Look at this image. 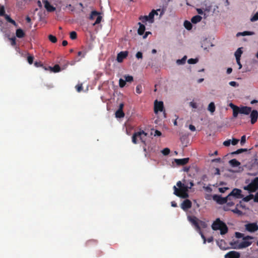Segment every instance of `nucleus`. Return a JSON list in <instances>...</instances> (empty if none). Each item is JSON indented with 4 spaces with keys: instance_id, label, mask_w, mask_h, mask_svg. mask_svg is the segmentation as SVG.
Here are the masks:
<instances>
[{
    "instance_id": "603ef678",
    "label": "nucleus",
    "mask_w": 258,
    "mask_h": 258,
    "mask_svg": "<svg viewBox=\"0 0 258 258\" xmlns=\"http://www.w3.org/2000/svg\"><path fill=\"white\" fill-rule=\"evenodd\" d=\"M253 198V195H249L243 198V201L245 202H248Z\"/></svg>"
},
{
    "instance_id": "79ce46f5",
    "label": "nucleus",
    "mask_w": 258,
    "mask_h": 258,
    "mask_svg": "<svg viewBox=\"0 0 258 258\" xmlns=\"http://www.w3.org/2000/svg\"><path fill=\"white\" fill-rule=\"evenodd\" d=\"M158 12H160L159 16H160V17H161L163 16V15L164 14L165 10L163 9H157V10H155V15H158Z\"/></svg>"
},
{
    "instance_id": "aec40b11",
    "label": "nucleus",
    "mask_w": 258,
    "mask_h": 258,
    "mask_svg": "<svg viewBox=\"0 0 258 258\" xmlns=\"http://www.w3.org/2000/svg\"><path fill=\"white\" fill-rule=\"evenodd\" d=\"M138 24L139 25V28L138 30V33L139 35H142L144 33L145 31V26L141 22H139Z\"/></svg>"
},
{
    "instance_id": "bf43d9fd",
    "label": "nucleus",
    "mask_w": 258,
    "mask_h": 258,
    "mask_svg": "<svg viewBox=\"0 0 258 258\" xmlns=\"http://www.w3.org/2000/svg\"><path fill=\"white\" fill-rule=\"evenodd\" d=\"M136 56L137 58L139 59V58H143V54L140 51H138L136 54Z\"/></svg>"
},
{
    "instance_id": "0e129e2a",
    "label": "nucleus",
    "mask_w": 258,
    "mask_h": 258,
    "mask_svg": "<svg viewBox=\"0 0 258 258\" xmlns=\"http://www.w3.org/2000/svg\"><path fill=\"white\" fill-rule=\"evenodd\" d=\"M239 142V140L236 139H233L232 141L231 142V143L233 145H236Z\"/></svg>"
},
{
    "instance_id": "a19ab883",
    "label": "nucleus",
    "mask_w": 258,
    "mask_h": 258,
    "mask_svg": "<svg viewBox=\"0 0 258 258\" xmlns=\"http://www.w3.org/2000/svg\"><path fill=\"white\" fill-rule=\"evenodd\" d=\"M247 149H239L237 150L236 151H234L232 153V154H239L240 153H242L244 152H246Z\"/></svg>"
},
{
    "instance_id": "49530a36",
    "label": "nucleus",
    "mask_w": 258,
    "mask_h": 258,
    "mask_svg": "<svg viewBox=\"0 0 258 258\" xmlns=\"http://www.w3.org/2000/svg\"><path fill=\"white\" fill-rule=\"evenodd\" d=\"M126 84V82L125 80L122 79H120L119 80V86L120 88H123L125 86Z\"/></svg>"
},
{
    "instance_id": "5fc2aeb1",
    "label": "nucleus",
    "mask_w": 258,
    "mask_h": 258,
    "mask_svg": "<svg viewBox=\"0 0 258 258\" xmlns=\"http://www.w3.org/2000/svg\"><path fill=\"white\" fill-rule=\"evenodd\" d=\"M136 93L141 94L142 93V86L140 85H137L136 88Z\"/></svg>"
},
{
    "instance_id": "ea45409f",
    "label": "nucleus",
    "mask_w": 258,
    "mask_h": 258,
    "mask_svg": "<svg viewBox=\"0 0 258 258\" xmlns=\"http://www.w3.org/2000/svg\"><path fill=\"white\" fill-rule=\"evenodd\" d=\"M231 211L239 216H242L243 215V212L241 211L238 210L237 208L232 210Z\"/></svg>"
},
{
    "instance_id": "ddd939ff",
    "label": "nucleus",
    "mask_w": 258,
    "mask_h": 258,
    "mask_svg": "<svg viewBox=\"0 0 258 258\" xmlns=\"http://www.w3.org/2000/svg\"><path fill=\"white\" fill-rule=\"evenodd\" d=\"M164 106L162 101H158L156 100L154 102V112L157 113L159 111H162Z\"/></svg>"
},
{
    "instance_id": "0eeeda50",
    "label": "nucleus",
    "mask_w": 258,
    "mask_h": 258,
    "mask_svg": "<svg viewBox=\"0 0 258 258\" xmlns=\"http://www.w3.org/2000/svg\"><path fill=\"white\" fill-rule=\"evenodd\" d=\"M244 189L249 192H254L258 189V177H255L247 186L244 187Z\"/></svg>"
},
{
    "instance_id": "58836bf2",
    "label": "nucleus",
    "mask_w": 258,
    "mask_h": 258,
    "mask_svg": "<svg viewBox=\"0 0 258 258\" xmlns=\"http://www.w3.org/2000/svg\"><path fill=\"white\" fill-rule=\"evenodd\" d=\"M102 19V16H101L100 15V14L98 15V16H97V19H96L95 22H94V23H93V25L95 26L97 24H99L101 22Z\"/></svg>"
},
{
    "instance_id": "9d476101",
    "label": "nucleus",
    "mask_w": 258,
    "mask_h": 258,
    "mask_svg": "<svg viewBox=\"0 0 258 258\" xmlns=\"http://www.w3.org/2000/svg\"><path fill=\"white\" fill-rule=\"evenodd\" d=\"M229 197H234L235 199H240L243 197L241 195V190L238 188H234L232 191L228 195Z\"/></svg>"
},
{
    "instance_id": "393cba45",
    "label": "nucleus",
    "mask_w": 258,
    "mask_h": 258,
    "mask_svg": "<svg viewBox=\"0 0 258 258\" xmlns=\"http://www.w3.org/2000/svg\"><path fill=\"white\" fill-rule=\"evenodd\" d=\"M229 162L232 167H237L240 164V163L235 159L230 160Z\"/></svg>"
},
{
    "instance_id": "cd10ccee",
    "label": "nucleus",
    "mask_w": 258,
    "mask_h": 258,
    "mask_svg": "<svg viewBox=\"0 0 258 258\" xmlns=\"http://www.w3.org/2000/svg\"><path fill=\"white\" fill-rule=\"evenodd\" d=\"M4 17H5V19L9 23L12 24L13 25H14V26H17V23H16V22L13 20L12 19H11V18L10 17V16L6 14L5 16H4Z\"/></svg>"
},
{
    "instance_id": "f257e3e1",
    "label": "nucleus",
    "mask_w": 258,
    "mask_h": 258,
    "mask_svg": "<svg viewBox=\"0 0 258 258\" xmlns=\"http://www.w3.org/2000/svg\"><path fill=\"white\" fill-rule=\"evenodd\" d=\"M188 219L189 221L195 226L196 230L201 235L204 240V243H206V237L201 231V228H205L207 227V224L205 222L199 220L195 216H188Z\"/></svg>"
},
{
    "instance_id": "72a5a7b5",
    "label": "nucleus",
    "mask_w": 258,
    "mask_h": 258,
    "mask_svg": "<svg viewBox=\"0 0 258 258\" xmlns=\"http://www.w3.org/2000/svg\"><path fill=\"white\" fill-rule=\"evenodd\" d=\"M99 14H100V13L99 12H97L96 11H93L91 13L89 19L90 20H93L95 17H96L97 16H98Z\"/></svg>"
},
{
    "instance_id": "a18cd8bd",
    "label": "nucleus",
    "mask_w": 258,
    "mask_h": 258,
    "mask_svg": "<svg viewBox=\"0 0 258 258\" xmlns=\"http://www.w3.org/2000/svg\"><path fill=\"white\" fill-rule=\"evenodd\" d=\"M170 150L169 148H166L161 151V153L165 156L168 155L170 153Z\"/></svg>"
},
{
    "instance_id": "473e14b6",
    "label": "nucleus",
    "mask_w": 258,
    "mask_h": 258,
    "mask_svg": "<svg viewBox=\"0 0 258 258\" xmlns=\"http://www.w3.org/2000/svg\"><path fill=\"white\" fill-rule=\"evenodd\" d=\"M27 0H16V6L18 8H21L24 6V2Z\"/></svg>"
},
{
    "instance_id": "412c9836",
    "label": "nucleus",
    "mask_w": 258,
    "mask_h": 258,
    "mask_svg": "<svg viewBox=\"0 0 258 258\" xmlns=\"http://www.w3.org/2000/svg\"><path fill=\"white\" fill-rule=\"evenodd\" d=\"M16 35L18 38H22L25 35L24 31L21 28L16 30Z\"/></svg>"
},
{
    "instance_id": "4be33fe9",
    "label": "nucleus",
    "mask_w": 258,
    "mask_h": 258,
    "mask_svg": "<svg viewBox=\"0 0 258 258\" xmlns=\"http://www.w3.org/2000/svg\"><path fill=\"white\" fill-rule=\"evenodd\" d=\"M217 244L221 249L226 250L229 248L228 247H226L225 246L226 243L225 241L223 240H221L220 241H217Z\"/></svg>"
},
{
    "instance_id": "c85d7f7f",
    "label": "nucleus",
    "mask_w": 258,
    "mask_h": 258,
    "mask_svg": "<svg viewBox=\"0 0 258 258\" xmlns=\"http://www.w3.org/2000/svg\"><path fill=\"white\" fill-rule=\"evenodd\" d=\"M124 113L123 111V110H119L118 109L116 112H115V116L117 118H122V117H123L124 116Z\"/></svg>"
},
{
    "instance_id": "6e6d98bb",
    "label": "nucleus",
    "mask_w": 258,
    "mask_h": 258,
    "mask_svg": "<svg viewBox=\"0 0 258 258\" xmlns=\"http://www.w3.org/2000/svg\"><path fill=\"white\" fill-rule=\"evenodd\" d=\"M76 88L78 92H81L83 89L82 84H78L76 86Z\"/></svg>"
},
{
    "instance_id": "9b49d317",
    "label": "nucleus",
    "mask_w": 258,
    "mask_h": 258,
    "mask_svg": "<svg viewBox=\"0 0 258 258\" xmlns=\"http://www.w3.org/2000/svg\"><path fill=\"white\" fill-rule=\"evenodd\" d=\"M245 229L250 232H254L258 230V225L256 223H250L245 225Z\"/></svg>"
},
{
    "instance_id": "4468645a",
    "label": "nucleus",
    "mask_w": 258,
    "mask_h": 258,
    "mask_svg": "<svg viewBox=\"0 0 258 258\" xmlns=\"http://www.w3.org/2000/svg\"><path fill=\"white\" fill-rule=\"evenodd\" d=\"M250 113V121L251 124H254L257 121L258 118V112L256 110H251Z\"/></svg>"
},
{
    "instance_id": "c756f323",
    "label": "nucleus",
    "mask_w": 258,
    "mask_h": 258,
    "mask_svg": "<svg viewBox=\"0 0 258 258\" xmlns=\"http://www.w3.org/2000/svg\"><path fill=\"white\" fill-rule=\"evenodd\" d=\"M184 26L188 30H191L192 27L191 23L189 21L187 20H185L184 22Z\"/></svg>"
},
{
    "instance_id": "37998d69",
    "label": "nucleus",
    "mask_w": 258,
    "mask_h": 258,
    "mask_svg": "<svg viewBox=\"0 0 258 258\" xmlns=\"http://www.w3.org/2000/svg\"><path fill=\"white\" fill-rule=\"evenodd\" d=\"M125 81L126 82H132L133 81V77L132 76H124Z\"/></svg>"
},
{
    "instance_id": "6e6552de",
    "label": "nucleus",
    "mask_w": 258,
    "mask_h": 258,
    "mask_svg": "<svg viewBox=\"0 0 258 258\" xmlns=\"http://www.w3.org/2000/svg\"><path fill=\"white\" fill-rule=\"evenodd\" d=\"M253 238H254L252 236L249 235L243 237V241L240 242L239 247H237L236 248H240V249H242L248 247L252 243V242L250 241V240H252Z\"/></svg>"
},
{
    "instance_id": "b1692460",
    "label": "nucleus",
    "mask_w": 258,
    "mask_h": 258,
    "mask_svg": "<svg viewBox=\"0 0 258 258\" xmlns=\"http://www.w3.org/2000/svg\"><path fill=\"white\" fill-rule=\"evenodd\" d=\"M202 19V18L201 16H200L199 15H196V16H194L191 18V21L192 23L196 24L198 22H200L201 21Z\"/></svg>"
},
{
    "instance_id": "69168bd1",
    "label": "nucleus",
    "mask_w": 258,
    "mask_h": 258,
    "mask_svg": "<svg viewBox=\"0 0 258 258\" xmlns=\"http://www.w3.org/2000/svg\"><path fill=\"white\" fill-rule=\"evenodd\" d=\"M34 66L36 67H42L43 66L42 64L41 63V62L40 61H35L34 62Z\"/></svg>"
},
{
    "instance_id": "6ab92c4d",
    "label": "nucleus",
    "mask_w": 258,
    "mask_h": 258,
    "mask_svg": "<svg viewBox=\"0 0 258 258\" xmlns=\"http://www.w3.org/2000/svg\"><path fill=\"white\" fill-rule=\"evenodd\" d=\"M189 161V158L183 159H175L174 162L177 165H184Z\"/></svg>"
},
{
    "instance_id": "338daca9",
    "label": "nucleus",
    "mask_w": 258,
    "mask_h": 258,
    "mask_svg": "<svg viewBox=\"0 0 258 258\" xmlns=\"http://www.w3.org/2000/svg\"><path fill=\"white\" fill-rule=\"evenodd\" d=\"M204 188L209 192H211L212 190V188L210 186H204Z\"/></svg>"
},
{
    "instance_id": "f704fd0d",
    "label": "nucleus",
    "mask_w": 258,
    "mask_h": 258,
    "mask_svg": "<svg viewBox=\"0 0 258 258\" xmlns=\"http://www.w3.org/2000/svg\"><path fill=\"white\" fill-rule=\"evenodd\" d=\"M186 59V56H184L181 59H177L176 60V63H177V64H179V65L184 64L185 63Z\"/></svg>"
},
{
    "instance_id": "2f4dec72",
    "label": "nucleus",
    "mask_w": 258,
    "mask_h": 258,
    "mask_svg": "<svg viewBox=\"0 0 258 258\" xmlns=\"http://www.w3.org/2000/svg\"><path fill=\"white\" fill-rule=\"evenodd\" d=\"M208 110L211 112L213 113L215 110V106L214 102H211L208 106Z\"/></svg>"
},
{
    "instance_id": "f3484780",
    "label": "nucleus",
    "mask_w": 258,
    "mask_h": 258,
    "mask_svg": "<svg viewBox=\"0 0 258 258\" xmlns=\"http://www.w3.org/2000/svg\"><path fill=\"white\" fill-rule=\"evenodd\" d=\"M191 202L189 200H184L181 205V208L184 210L186 211L191 207Z\"/></svg>"
},
{
    "instance_id": "423d86ee",
    "label": "nucleus",
    "mask_w": 258,
    "mask_h": 258,
    "mask_svg": "<svg viewBox=\"0 0 258 258\" xmlns=\"http://www.w3.org/2000/svg\"><path fill=\"white\" fill-rule=\"evenodd\" d=\"M147 134L143 131L135 132L132 137V142L134 144H136L137 143V138H139L142 142L145 143V137L147 136Z\"/></svg>"
},
{
    "instance_id": "f8f14e48",
    "label": "nucleus",
    "mask_w": 258,
    "mask_h": 258,
    "mask_svg": "<svg viewBox=\"0 0 258 258\" xmlns=\"http://www.w3.org/2000/svg\"><path fill=\"white\" fill-rule=\"evenodd\" d=\"M227 198H228V196L225 198L222 197L220 195H214L213 196V199L216 201L219 204H224L227 202Z\"/></svg>"
},
{
    "instance_id": "052dcab7",
    "label": "nucleus",
    "mask_w": 258,
    "mask_h": 258,
    "mask_svg": "<svg viewBox=\"0 0 258 258\" xmlns=\"http://www.w3.org/2000/svg\"><path fill=\"white\" fill-rule=\"evenodd\" d=\"M230 144H231L230 140H228L225 141L223 142V145L226 147L229 146L230 145Z\"/></svg>"
},
{
    "instance_id": "f03ea898",
    "label": "nucleus",
    "mask_w": 258,
    "mask_h": 258,
    "mask_svg": "<svg viewBox=\"0 0 258 258\" xmlns=\"http://www.w3.org/2000/svg\"><path fill=\"white\" fill-rule=\"evenodd\" d=\"M177 186L179 187H176V186H173L174 194L179 197L183 198H186L188 197L187 191L188 190V186L182 184L180 181H178L176 183Z\"/></svg>"
},
{
    "instance_id": "1a4fd4ad",
    "label": "nucleus",
    "mask_w": 258,
    "mask_h": 258,
    "mask_svg": "<svg viewBox=\"0 0 258 258\" xmlns=\"http://www.w3.org/2000/svg\"><path fill=\"white\" fill-rule=\"evenodd\" d=\"M155 15V10H153L148 16H141L139 19L142 21V23H146L149 21L151 23H153L154 21V16Z\"/></svg>"
},
{
    "instance_id": "a211bd4d",
    "label": "nucleus",
    "mask_w": 258,
    "mask_h": 258,
    "mask_svg": "<svg viewBox=\"0 0 258 258\" xmlns=\"http://www.w3.org/2000/svg\"><path fill=\"white\" fill-rule=\"evenodd\" d=\"M128 54V52L126 51H121L119 53H118L117 56V60L119 62H121L122 61L123 59H124Z\"/></svg>"
},
{
    "instance_id": "4d7b16f0",
    "label": "nucleus",
    "mask_w": 258,
    "mask_h": 258,
    "mask_svg": "<svg viewBox=\"0 0 258 258\" xmlns=\"http://www.w3.org/2000/svg\"><path fill=\"white\" fill-rule=\"evenodd\" d=\"M229 84L233 87H238L239 85L235 81H231L229 83Z\"/></svg>"
},
{
    "instance_id": "2eb2a0df",
    "label": "nucleus",
    "mask_w": 258,
    "mask_h": 258,
    "mask_svg": "<svg viewBox=\"0 0 258 258\" xmlns=\"http://www.w3.org/2000/svg\"><path fill=\"white\" fill-rule=\"evenodd\" d=\"M42 2L44 4V7L47 12H52L56 10L55 8L51 5L47 0H43Z\"/></svg>"
},
{
    "instance_id": "774afa93",
    "label": "nucleus",
    "mask_w": 258,
    "mask_h": 258,
    "mask_svg": "<svg viewBox=\"0 0 258 258\" xmlns=\"http://www.w3.org/2000/svg\"><path fill=\"white\" fill-rule=\"evenodd\" d=\"M189 128L191 131L194 132L196 131L195 126L192 124H190L189 125Z\"/></svg>"
},
{
    "instance_id": "13d9d810",
    "label": "nucleus",
    "mask_w": 258,
    "mask_h": 258,
    "mask_svg": "<svg viewBox=\"0 0 258 258\" xmlns=\"http://www.w3.org/2000/svg\"><path fill=\"white\" fill-rule=\"evenodd\" d=\"M229 188L228 187H220L219 188V191L221 192V193H224L225 192L227 189H228Z\"/></svg>"
},
{
    "instance_id": "e2e57ef3",
    "label": "nucleus",
    "mask_w": 258,
    "mask_h": 258,
    "mask_svg": "<svg viewBox=\"0 0 258 258\" xmlns=\"http://www.w3.org/2000/svg\"><path fill=\"white\" fill-rule=\"evenodd\" d=\"M246 141V137L245 135L242 136L241 138L240 143L241 145L244 144Z\"/></svg>"
},
{
    "instance_id": "8fccbe9b",
    "label": "nucleus",
    "mask_w": 258,
    "mask_h": 258,
    "mask_svg": "<svg viewBox=\"0 0 258 258\" xmlns=\"http://www.w3.org/2000/svg\"><path fill=\"white\" fill-rule=\"evenodd\" d=\"M6 15L5 7L3 6L0 7V16H4Z\"/></svg>"
},
{
    "instance_id": "e433bc0d",
    "label": "nucleus",
    "mask_w": 258,
    "mask_h": 258,
    "mask_svg": "<svg viewBox=\"0 0 258 258\" xmlns=\"http://www.w3.org/2000/svg\"><path fill=\"white\" fill-rule=\"evenodd\" d=\"M87 52L86 49H83L82 51L78 52V55L81 56L82 58L84 57Z\"/></svg>"
},
{
    "instance_id": "bb28decb",
    "label": "nucleus",
    "mask_w": 258,
    "mask_h": 258,
    "mask_svg": "<svg viewBox=\"0 0 258 258\" xmlns=\"http://www.w3.org/2000/svg\"><path fill=\"white\" fill-rule=\"evenodd\" d=\"M49 69L54 73H57L60 71V68L58 64H55L53 67H49Z\"/></svg>"
},
{
    "instance_id": "09e8293b",
    "label": "nucleus",
    "mask_w": 258,
    "mask_h": 258,
    "mask_svg": "<svg viewBox=\"0 0 258 258\" xmlns=\"http://www.w3.org/2000/svg\"><path fill=\"white\" fill-rule=\"evenodd\" d=\"M198 61V58H190L187 60L189 64H195Z\"/></svg>"
},
{
    "instance_id": "39448f33",
    "label": "nucleus",
    "mask_w": 258,
    "mask_h": 258,
    "mask_svg": "<svg viewBox=\"0 0 258 258\" xmlns=\"http://www.w3.org/2000/svg\"><path fill=\"white\" fill-rule=\"evenodd\" d=\"M212 228L214 230H220L221 235L225 234L228 232V228L226 224L219 218H217L212 225Z\"/></svg>"
},
{
    "instance_id": "c9c22d12",
    "label": "nucleus",
    "mask_w": 258,
    "mask_h": 258,
    "mask_svg": "<svg viewBox=\"0 0 258 258\" xmlns=\"http://www.w3.org/2000/svg\"><path fill=\"white\" fill-rule=\"evenodd\" d=\"M48 39L50 41H51L52 43H56L57 42V38L55 36H53L52 35H49L48 36Z\"/></svg>"
},
{
    "instance_id": "864d4df0",
    "label": "nucleus",
    "mask_w": 258,
    "mask_h": 258,
    "mask_svg": "<svg viewBox=\"0 0 258 258\" xmlns=\"http://www.w3.org/2000/svg\"><path fill=\"white\" fill-rule=\"evenodd\" d=\"M235 237L237 238H242L244 237V234L243 233H240V232H236L235 233Z\"/></svg>"
},
{
    "instance_id": "3c124183",
    "label": "nucleus",
    "mask_w": 258,
    "mask_h": 258,
    "mask_svg": "<svg viewBox=\"0 0 258 258\" xmlns=\"http://www.w3.org/2000/svg\"><path fill=\"white\" fill-rule=\"evenodd\" d=\"M34 57L32 55H28L27 57V61L30 64H32L33 62Z\"/></svg>"
},
{
    "instance_id": "5701e85b",
    "label": "nucleus",
    "mask_w": 258,
    "mask_h": 258,
    "mask_svg": "<svg viewBox=\"0 0 258 258\" xmlns=\"http://www.w3.org/2000/svg\"><path fill=\"white\" fill-rule=\"evenodd\" d=\"M242 48H238L237 50L235 52L234 55L235 56L236 59H240L241 55L243 52L241 50Z\"/></svg>"
},
{
    "instance_id": "a878e982",
    "label": "nucleus",
    "mask_w": 258,
    "mask_h": 258,
    "mask_svg": "<svg viewBox=\"0 0 258 258\" xmlns=\"http://www.w3.org/2000/svg\"><path fill=\"white\" fill-rule=\"evenodd\" d=\"M230 245L231 246V247L234 249H239L240 248H236L237 247H239V245L240 244V242L238 240H236L234 241H232L230 243Z\"/></svg>"
},
{
    "instance_id": "de8ad7c7",
    "label": "nucleus",
    "mask_w": 258,
    "mask_h": 258,
    "mask_svg": "<svg viewBox=\"0 0 258 258\" xmlns=\"http://www.w3.org/2000/svg\"><path fill=\"white\" fill-rule=\"evenodd\" d=\"M258 20V12H256L252 17L250 18L251 22H255Z\"/></svg>"
},
{
    "instance_id": "20e7f679",
    "label": "nucleus",
    "mask_w": 258,
    "mask_h": 258,
    "mask_svg": "<svg viewBox=\"0 0 258 258\" xmlns=\"http://www.w3.org/2000/svg\"><path fill=\"white\" fill-rule=\"evenodd\" d=\"M229 106L233 109V116L234 118L237 117L239 113L248 115L251 112L250 107L242 106L239 107L232 103L229 104Z\"/></svg>"
},
{
    "instance_id": "680f3d73",
    "label": "nucleus",
    "mask_w": 258,
    "mask_h": 258,
    "mask_svg": "<svg viewBox=\"0 0 258 258\" xmlns=\"http://www.w3.org/2000/svg\"><path fill=\"white\" fill-rule=\"evenodd\" d=\"M10 40L12 45L14 46L16 45V38L15 37L11 38Z\"/></svg>"
},
{
    "instance_id": "dca6fc26",
    "label": "nucleus",
    "mask_w": 258,
    "mask_h": 258,
    "mask_svg": "<svg viewBox=\"0 0 258 258\" xmlns=\"http://www.w3.org/2000/svg\"><path fill=\"white\" fill-rule=\"evenodd\" d=\"M240 253L235 251H231L225 255V258H239Z\"/></svg>"
},
{
    "instance_id": "7c9ffc66",
    "label": "nucleus",
    "mask_w": 258,
    "mask_h": 258,
    "mask_svg": "<svg viewBox=\"0 0 258 258\" xmlns=\"http://www.w3.org/2000/svg\"><path fill=\"white\" fill-rule=\"evenodd\" d=\"M254 34L253 32L251 31H244L243 32H239L237 33V36L242 35V36H246V35H252Z\"/></svg>"
},
{
    "instance_id": "7ed1b4c3",
    "label": "nucleus",
    "mask_w": 258,
    "mask_h": 258,
    "mask_svg": "<svg viewBox=\"0 0 258 258\" xmlns=\"http://www.w3.org/2000/svg\"><path fill=\"white\" fill-rule=\"evenodd\" d=\"M229 106L233 109V116L234 118L237 117L239 113L248 115L251 112L250 107L242 106L239 107L232 103L229 104Z\"/></svg>"
},
{
    "instance_id": "c03bdc74",
    "label": "nucleus",
    "mask_w": 258,
    "mask_h": 258,
    "mask_svg": "<svg viewBox=\"0 0 258 258\" xmlns=\"http://www.w3.org/2000/svg\"><path fill=\"white\" fill-rule=\"evenodd\" d=\"M70 37L72 40L76 39L77 37V34L75 31H72L70 34Z\"/></svg>"
},
{
    "instance_id": "4c0bfd02",
    "label": "nucleus",
    "mask_w": 258,
    "mask_h": 258,
    "mask_svg": "<svg viewBox=\"0 0 258 258\" xmlns=\"http://www.w3.org/2000/svg\"><path fill=\"white\" fill-rule=\"evenodd\" d=\"M226 203V206H225L224 208L225 211H228L229 209L228 207H231L234 205V203L233 201H228Z\"/></svg>"
}]
</instances>
